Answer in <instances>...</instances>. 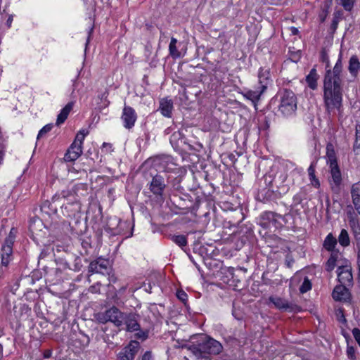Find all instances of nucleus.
Listing matches in <instances>:
<instances>
[{
    "label": "nucleus",
    "instance_id": "15",
    "mask_svg": "<svg viewBox=\"0 0 360 360\" xmlns=\"http://www.w3.org/2000/svg\"><path fill=\"white\" fill-rule=\"evenodd\" d=\"M82 153V147L76 143H72L65 154L64 160L66 162L75 161Z\"/></svg>",
    "mask_w": 360,
    "mask_h": 360
},
{
    "label": "nucleus",
    "instance_id": "22",
    "mask_svg": "<svg viewBox=\"0 0 360 360\" xmlns=\"http://www.w3.org/2000/svg\"><path fill=\"white\" fill-rule=\"evenodd\" d=\"M264 92V90L258 86L255 90H248L244 96L246 98L250 100L255 105L256 103L260 99V96Z\"/></svg>",
    "mask_w": 360,
    "mask_h": 360
},
{
    "label": "nucleus",
    "instance_id": "23",
    "mask_svg": "<svg viewBox=\"0 0 360 360\" xmlns=\"http://www.w3.org/2000/svg\"><path fill=\"white\" fill-rule=\"evenodd\" d=\"M13 249L8 246L1 247V266L6 267L11 261Z\"/></svg>",
    "mask_w": 360,
    "mask_h": 360
},
{
    "label": "nucleus",
    "instance_id": "54",
    "mask_svg": "<svg viewBox=\"0 0 360 360\" xmlns=\"http://www.w3.org/2000/svg\"><path fill=\"white\" fill-rule=\"evenodd\" d=\"M357 266L359 271H360V249H359L357 252Z\"/></svg>",
    "mask_w": 360,
    "mask_h": 360
},
{
    "label": "nucleus",
    "instance_id": "41",
    "mask_svg": "<svg viewBox=\"0 0 360 360\" xmlns=\"http://www.w3.org/2000/svg\"><path fill=\"white\" fill-rule=\"evenodd\" d=\"M352 335H353L355 340L356 341L358 345L360 346V330L357 328H354L352 330Z\"/></svg>",
    "mask_w": 360,
    "mask_h": 360
},
{
    "label": "nucleus",
    "instance_id": "7",
    "mask_svg": "<svg viewBox=\"0 0 360 360\" xmlns=\"http://www.w3.org/2000/svg\"><path fill=\"white\" fill-rule=\"evenodd\" d=\"M165 188L166 184L162 175L157 174L153 176L148 187L153 194L156 196H162Z\"/></svg>",
    "mask_w": 360,
    "mask_h": 360
},
{
    "label": "nucleus",
    "instance_id": "53",
    "mask_svg": "<svg viewBox=\"0 0 360 360\" xmlns=\"http://www.w3.org/2000/svg\"><path fill=\"white\" fill-rule=\"evenodd\" d=\"M326 15H327V10L323 11V13L320 15V19L322 22H324V20L326 18Z\"/></svg>",
    "mask_w": 360,
    "mask_h": 360
},
{
    "label": "nucleus",
    "instance_id": "30",
    "mask_svg": "<svg viewBox=\"0 0 360 360\" xmlns=\"http://www.w3.org/2000/svg\"><path fill=\"white\" fill-rule=\"evenodd\" d=\"M338 257V252H333L330 255V257L328 259L326 264V271H331L334 269V268L336 265Z\"/></svg>",
    "mask_w": 360,
    "mask_h": 360
},
{
    "label": "nucleus",
    "instance_id": "13",
    "mask_svg": "<svg viewBox=\"0 0 360 360\" xmlns=\"http://www.w3.org/2000/svg\"><path fill=\"white\" fill-rule=\"evenodd\" d=\"M70 196L72 198L73 201L67 203L63 202L61 205L63 214L68 217L75 216V213L78 212L80 210V205L75 200L74 195L70 194Z\"/></svg>",
    "mask_w": 360,
    "mask_h": 360
},
{
    "label": "nucleus",
    "instance_id": "26",
    "mask_svg": "<svg viewBox=\"0 0 360 360\" xmlns=\"http://www.w3.org/2000/svg\"><path fill=\"white\" fill-rule=\"evenodd\" d=\"M307 171L311 184L315 188H319L320 182L315 175V164L314 162L310 165Z\"/></svg>",
    "mask_w": 360,
    "mask_h": 360
},
{
    "label": "nucleus",
    "instance_id": "49",
    "mask_svg": "<svg viewBox=\"0 0 360 360\" xmlns=\"http://www.w3.org/2000/svg\"><path fill=\"white\" fill-rule=\"evenodd\" d=\"M102 330L105 333V336H106V338L108 339L110 337L113 338L114 336L117 334V330H114V331L112 332V333H110V334L107 333V331H108V328L107 327H105V328H102Z\"/></svg>",
    "mask_w": 360,
    "mask_h": 360
},
{
    "label": "nucleus",
    "instance_id": "27",
    "mask_svg": "<svg viewBox=\"0 0 360 360\" xmlns=\"http://www.w3.org/2000/svg\"><path fill=\"white\" fill-rule=\"evenodd\" d=\"M336 244L337 239L333 237L332 233H329L324 240L323 246L327 250L332 251L335 248Z\"/></svg>",
    "mask_w": 360,
    "mask_h": 360
},
{
    "label": "nucleus",
    "instance_id": "9",
    "mask_svg": "<svg viewBox=\"0 0 360 360\" xmlns=\"http://www.w3.org/2000/svg\"><path fill=\"white\" fill-rule=\"evenodd\" d=\"M121 119L123 122L124 127L129 129L134 126L137 115L135 110L131 107L124 105Z\"/></svg>",
    "mask_w": 360,
    "mask_h": 360
},
{
    "label": "nucleus",
    "instance_id": "5",
    "mask_svg": "<svg viewBox=\"0 0 360 360\" xmlns=\"http://www.w3.org/2000/svg\"><path fill=\"white\" fill-rule=\"evenodd\" d=\"M140 347V343L138 341H130V342L117 354V360H134Z\"/></svg>",
    "mask_w": 360,
    "mask_h": 360
},
{
    "label": "nucleus",
    "instance_id": "34",
    "mask_svg": "<svg viewBox=\"0 0 360 360\" xmlns=\"http://www.w3.org/2000/svg\"><path fill=\"white\" fill-rule=\"evenodd\" d=\"M281 217L279 214L274 212H265L262 215V217L264 220H267L269 221H272L276 223L277 221L276 217Z\"/></svg>",
    "mask_w": 360,
    "mask_h": 360
},
{
    "label": "nucleus",
    "instance_id": "8",
    "mask_svg": "<svg viewBox=\"0 0 360 360\" xmlns=\"http://www.w3.org/2000/svg\"><path fill=\"white\" fill-rule=\"evenodd\" d=\"M338 278L340 284L351 286L353 284L352 267L350 266H341L338 268Z\"/></svg>",
    "mask_w": 360,
    "mask_h": 360
},
{
    "label": "nucleus",
    "instance_id": "51",
    "mask_svg": "<svg viewBox=\"0 0 360 360\" xmlns=\"http://www.w3.org/2000/svg\"><path fill=\"white\" fill-rule=\"evenodd\" d=\"M52 355V351L51 349H46L43 353V357L44 359H49Z\"/></svg>",
    "mask_w": 360,
    "mask_h": 360
},
{
    "label": "nucleus",
    "instance_id": "33",
    "mask_svg": "<svg viewBox=\"0 0 360 360\" xmlns=\"http://www.w3.org/2000/svg\"><path fill=\"white\" fill-rule=\"evenodd\" d=\"M88 131H86L84 129L80 130L76 135V137L72 142V143H76V145L80 146L82 147L83 141L84 140L85 136L87 135Z\"/></svg>",
    "mask_w": 360,
    "mask_h": 360
},
{
    "label": "nucleus",
    "instance_id": "28",
    "mask_svg": "<svg viewBox=\"0 0 360 360\" xmlns=\"http://www.w3.org/2000/svg\"><path fill=\"white\" fill-rule=\"evenodd\" d=\"M176 43H177L176 39H175L174 37H172L171 38L170 44L169 45V51L170 56L173 58H179L181 56V53L178 51V49L176 48Z\"/></svg>",
    "mask_w": 360,
    "mask_h": 360
},
{
    "label": "nucleus",
    "instance_id": "57",
    "mask_svg": "<svg viewBox=\"0 0 360 360\" xmlns=\"http://www.w3.org/2000/svg\"><path fill=\"white\" fill-rule=\"evenodd\" d=\"M291 31H292V34H294V35H296L298 34V30L296 27H292Z\"/></svg>",
    "mask_w": 360,
    "mask_h": 360
},
{
    "label": "nucleus",
    "instance_id": "25",
    "mask_svg": "<svg viewBox=\"0 0 360 360\" xmlns=\"http://www.w3.org/2000/svg\"><path fill=\"white\" fill-rule=\"evenodd\" d=\"M44 226L43 222L39 218L33 219L30 221L29 229L32 234L39 235L38 232L41 231V227Z\"/></svg>",
    "mask_w": 360,
    "mask_h": 360
},
{
    "label": "nucleus",
    "instance_id": "20",
    "mask_svg": "<svg viewBox=\"0 0 360 360\" xmlns=\"http://www.w3.org/2000/svg\"><path fill=\"white\" fill-rule=\"evenodd\" d=\"M74 105V102H69L60 111L58 114L57 120H56V125H60L63 123L66 119L70 111L72 110Z\"/></svg>",
    "mask_w": 360,
    "mask_h": 360
},
{
    "label": "nucleus",
    "instance_id": "32",
    "mask_svg": "<svg viewBox=\"0 0 360 360\" xmlns=\"http://www.w3.org/2000/svg\"><path fill=\"white\" fill-rule=\"evenodd\" d=\"M355 141L353 146V150L356 153H360V125L356 127Z\"/></svg>",
    "mask_w": 360,
    "mask_h": 360
},
{
    "label": "nucleus",
    "instance_id": "46",
    "mask_svg": "<svg viewBox=\"0 0 360 360\" xmlns=\"http://www.w3.org/2000/svg\"><path fill=\"white\" fill-rule=\"evenodd\" d=\"M14 242V238L12 236H9L5 239V241L3 244L4 246H8V248H12Z\"/></svg>",
    "mask_w": 360,
    "mask_h": 360
},
{
    "label": "nucleus",
    "instance_id": "12",
    "mask_svg": "<svg viewBox=\"0 0 360 360\" xmlns=\"http://www.w3.org/2000/svg\"><path fill=\"white\" fill-rule=\"evenodd\" d=\"M269 300L276 309L282 311H292L297 307L296 305L290 303L285 299L278 296H271L269 297Z\"/></svg>",
    "mask_w": 360,
    "mask_h": 360
},
{
    "label": "nucleus",
    "instance_id": "40",
    "mask_svg": "<svg viewBox=\"0 0 360 360\" xmlns=\"http://www.w3.org/2000/svg\"><path fill=\"white\" fill-rule=\"evenodd\" d=\"M61 195H62V196H58V197L56 195L53 196L52 198L53 203H56V204L58 203L59 204L62 200H65V198L68 197L65 191H63Z\"/></svg>",
    "mask_w": 360,
    "mask_h": 360
},
{
    "label": "nucleus",
    "instance_id": "44",
    "mask_svg": "<svg viewBox=\"0 0 360 360\" xmlns=\"http://www.w3.org/2000/svg\"><path fill=\"white\" fill-rule=\"evenodd\" d=\"M176 296L183 302H185L187 300V294L183 290L178 291L176 292Z\"/></svg>",
    "mask_w": 360,
    "mask_h": 360
},
{
    "label": "nucleus",
    "instance_id": "4",
    "mask_svg": "<svg viewBox=\"0 0 360 360\" xmlns=\"http://www.w3.org/2000/svg\"><path fill=\"white\" fill-rule=\"evenodd\" d=\"M94 318L99 323L105 324L111 322L120 330V328L124 325V313L117 307L112 306L103 312L96 314Z\"/></svg>",
    "mask_w": 360,
    "mask_h": 360
},
{
    "label": "nucleus",
    "instance_id": "35",
    "mask_svg": "<svg viewBox=\"0 0 360 360\" xmlns=\"http://www.w3.org/2000/svg\"><path fill=\"white\" fill-rule=\"evenodd\" d=\"M339 4L347 11H352L354 7L355 0H338Z\"/></svg>",
    "mask_w": 360,
    "mask_h": 360
},
{
    "label": "nucleus",
    "instance_id": "6",
    "mask_svg": "<svg viewBox=\"0 0 360 360\" xmlns=\"http://www.w3.org/2000/svg\"><path fill=\"white\" fill-rule=\"evenodd\" d=\"M110 270V262L108 259L101 257L92 261L89 266V272L91 274H109Z\"/></svg>",
    "mask_w": 360,
    "mask_h": 360
},
{
    "label": "nucleus",
    "instance_id": "39",
    "mask_svg": "<svg viewBox=\"0 0 360 360\" xmlns=\"http://www.w3.org/2000/svg\"><path fill=\"white\" fill-rule=\"evenodd\" d=\"M338 22H339L338 16H337L336 14H335V16L333 17V19L331 25H330V30L333 33H334L336 31V30L338 28Z\"/></svg>",
    "mask_w": 360,
    "mask_h": 360
},
{
    "label": "nucleus",
    "instance_id": "37",
    "mask_svg": "<svg viewBox=\"0 0 360 360\" xmlns=\"http://www.w3.org/2000/svg\"><path fill=\"white\" fill-rule=\"evenodd\" d=\"M352 198L360 197V182L352 185L351 189Z\"/></svg>",
    "mask_w": 360,
    "mask_h": 360
},
{
    "label": "nucleus",
    "instance_id": "45",
    "mask_svg": "<svg viewBox=\"0 0 360 360\" xmlns=\"http://www.w3.org/2000/svg\"><path fill=\"white\" fill-rule=\"evenodd\" d=\"M337 317H338V320L339 321V322H341L342 323H347V320L345 317L343 311L342 309H340L338 311V312L337 313Z\"/></svg>",
    "mask_w": 360,
    "mask_h": 360
},
{
    "label": "nucleus",
    "instance_id": "59",
    "mask_svg": "<svg viewBox=\"0 0 360 360\" xmlns=\"http://www.w3.org/2000/svg\"><path fill=\"white\" fill-rule=\"evenodd\" d=\"M336 14L338 16V20H340V16L342 15V13L340 11H336L334 13V15Z\"/></svg>",
    "mask_w": 360,
    "mask_h": 360
},
{
    "label": "nucleus",
    "instance_id": "36",
    "mask_svg": "<svg viewBox=\"0 0 360 360\" xmlns=\"http://www.w3.org/2000/svg\"><path fill=\"white\" fill-rule=\"evenodd\" d=\"M311 289V281L308 279V278H305L304 279L303 283L300 287V292L301 293H305L307 291L310 290Z\"/></svg>",
    "mask_w": 360,
    "mask_h": 360
},
{
    "label": "nucleus",
    "instance_id": "43",
    "mask_svg": "<svg viewBox=\"0 0 360 360\" xmlns=\"http://www.w3.org/2000/svg\"><path fill=\"white\" fill-rule=\"evenodd\" d=\"M352 202L354 205L355 209L360 214V196L352 198Z\"/></svg>",
    "mask_w": 360,
    "mask_h": 360
},
{
    "label": "nucleus",
    "instance_id": "55",
    "mask_svg": "<svg viewBox=\"0 0 360 360\" xmlns=\"http://www.w3.org/2000/svg\"><path fill=\"white\" fill-rule=\"evenodd\" d=\"M333 0H326L325 1V7L326 8V10L328 9L332 4Z\"/></svg>",
    "mask_w": 360,
    "mask_h": 360
},
{
    "label": "nucleus",
    "instance_id": "16",
    "mask_svg": "<svg viewBox=\"0 0 360 360\" xmlns=\"http://www.w3.org/2000/svg\"><path fill=\"white\" fill-rule=\"evenodd\" d=\"M330 168L332 179V180L330 181L331 188L333 190L335 188L338 189L342 182V176L338 165L330 166Z\"/></svg>",
    "mask_w": 360,
    "mask_h": 360
},
{
    "label": "nucleus",
    "instance_id": "52",
    "mask_svg": "<svg viewBox=\"0 0 360 360\" xmlns=\"http://www.w3.org/2000/svg\"><path fill=\"white\" fill-rule=\"evenodd\" d=\"M347 354H348V356L350 357V358H354V350L352 347H350V348H348L347 349Z\"/></svg>",
    "mask_w": 360,
    "mask_h": 360
},
{
    "label": "nucleus",
    "instance_id": "17",
    "mask_svg": "<svg viewBox=\"0 0 360 360\" xmlns=\"http://www.w3.org/2000/svg\"><path fill=\"white\" fill-rule=\"evenodd\" d=\"M258 78L259 88H262L263 90L265 91L266 89L267 88V86L271 82L269 70L261 68L258 73Z\"/></svg>",
    "mask_w": 360,
    "mask_h": 360
},
{
    "label": "nucleus",
    "instance_id": "42",
    "mask_svg": "<svg viewBox=\"0 0 360 360\" xmlns=\"http://www.w3.org/2000/svg\"><path fill=\"white\" fill-rule=\"evenodd\" d=\"M302 193H299L294 195L293 197V205L295 206L300 204L302 201Z\"/></svg>",
    "mask_w": 360,
    "mask_h": 360
},
{
    "label": "nucleus",
    "instance_id": "14",
    "mask_svg": "<svg viewBox=\"0 0 360 360\" xmlns=\"http://www.w3.org/2000/svg\"><path fill=\"white\" fill-rule=\"evenodd\" d=\"M347 286L342 284L335 286L332 294L335 300L346 302L349 300L350 293Z\"/></svg>",
    "mask_w": 360,
    "mask_h": 360
},
{
    "label": "nucleus",
    "instance_id": "62",
    "mask_svg": "<svg viewBox=\"0 0 360 360\" xmlns=\"http://www.w3.org/2000/svg\"><path fill=\"white\" fill-rule=\"evenodd\" d=\"M169 128H168V129H167L165 131H166L167 133H169Z\"/></svg>",
    "mask_w": 360,
    "mask_h": 360
},
{
    "label": "nucleus",
    "instance_id": "48",
    "mask_svg": "<svg viewBox=\"0 0 360 360\" xmlns=\"http://www.w3.org/2000/svg\"><path fill=\"white\" fill-rule=\"evenodd\" d=\"M300 56H301V53L300 51L295 52V53H293L291 54L290 56V59L293 61V62H295L297 63L300 58Z\"/></svg>",
    "mask_w": 360,
    "mask_h": 360
},
{
    "label": "nucleus",
    "instance_id": "10",
    "mask_svg": "<svg viewBox=\"0 0 360 360\" xmlns=\"http://www.w3.org/2000/svg\"><path fill=\"white\" fill-rule=\"evenodd\" d=\"M169 142L174 150H184V146L188 145L186 142V138L184 133V129H179L174 131L169 139Z\"/></svg>",
    "mask_w": 360,
    "mask_h": 360
},
{
    "label": "nucleus",
    "instance_id": "56",
    "mask_svg": "<svg viewBox=\"0 0 360 360\" xmlns=\"http://www.w3.org/2000/svg\"><path fill=\"white\" fill-rule=\"evenodd\" d=\"M4 156V150L0 147V164L1 163L3 158Z\"/></svg>",
    "mask_w": 360,
    "mask_h": 360
},
{
    "label": "nucleus",
    "instance_id": "21",
    "mask_svg": "<svg viewBox=\"0 0 360 360\" xmlns=\"http://www.w3.org/2000/svg\"><path fill=\"white\" fill-rule=\"evenodd\" d=\"M326 157H327V163L329 165V166H333V165H338V161H337L334 147L331 143H328L326 146Z\"/></svg>",
    "mask_w": 360,
    "mask_h": 360
},
{
    "label": "nucleus",
    "instance_id": "2",
    "mask_svg": "<svg viewBox=\"0 0 360 360\" xmlns=\"http://www.w3.org/2000/svg\"><path fill=\"white\" fill-rule=\"evenodd\" d=\"M197 360H212L213 356L221 352V344L204 335L193 338V340L184 346Z\"/></svg>",
    "mask_w": 360,
    "mask_h": 360
},
{
    "label": "nucleus",
    "instance_id": "19",
    "mask_svg": "<svg viewBox=\"0 0 360 360\" xmlns=\"http://www.w3.org/2000/svg\"><path fill=\"white\" fill-rule=\"evenodd\" d=\"M360 69V61L355 55L351 56L349 60L348 70L352 76L356 77Z\"/></svg>",
    "mask_w": 360,
    "mask_h": 360
},
{
    "label": "nucleus",
    "instance_id": "11",
    "mask_svg": "<svg viewBox=\"0 0 360 360\" xmlns=\"http://www.w3.org/2000/svg\"><path fill=\"white\" fill-rule=\"evenodd\" d=\"M139 316L134 313H124V324L126 326L125 330L128 332L139 331L141 326L139 323Z\"/></svg>",
    "mask_w": 360,
    "mask_h": 360
},
{
    "label": "nucleus",
    "instance_id": "1",
    "mask_svg": "<svg viewBox=\"0 0 360 360\" xmlns=\"http://www.w3.org/2000/svg\"><path fill=\"white\" fill-rule=\"evenodd\" d=\"M342 70V60L340 58L336 62L333 71L327 70L324 81V103L328 115L335 109L338 112L339 119L343 116L342 110V89L340 74Z\"/></svg>",
    "mask_w": 360,
    "mask_h": 360
},
{
    "label": "nucleus",
    "instance_id": "60",
    "mask_svg": "<svg viewBox=\"0 0 360 360\" xmlns=\"http://www.w3.org/2000/svg\"><path fill=\"white\" fill-rule=\"evenodd\" d=\"M3 356V346L0 344V358Z\"/></svg>",
    "mask_w": 360,
    "mask_h": 360
},
{
    "label": "nucleus",
    "instance_id": "38",
    "mask_svg": "<svg viewBox=\"0 0 360 360\" xmlns=\"http://www.w3.org/2000/svg\"><path fill=\"white\" fill-rule=\"evenodd\" d=\"M53 128L52 124H48L45 125L42 129H40L39 131V134L37 135V139H39L41 137H42L44 135L49 132L51 129Z\"/></svg>",
    "mask_w": 360,
    "mask_h": 360
},
{
    "label": "nucleus",
    "instance_id": "58",
    "mask_svg": "<svg viewBox=\"0 0 360 360\" xmlns=\"http://www.w3.org/2000/svg\"><path fill=\"white\" fill-rule=\"evenodd\" d=\"M92 30H93V27H91V28L90 29V30H89V37H88V39H87V41H86V46H87V44H88V43H89V41L90 34H91V32H92Z\"/></svg>",
    "mask_w": 360,
    "mask_h": 360
},
{
    "label": "nucleus",
    "instance_id": "3",
    "mask_svg": "<svg viewBox=\"0 0 360 360\" xmlns=\"http://www.w3.org/2000/svg\"><path fill=\"white\" fill-rule=\"evenodd\" d=\"M279 104L278 112L283 117H291L295 115L297 101L295 94L290 90L284 89L278 94Z\"/></svg>",
    "mask_w": 360,
    "mask_h": 360
},
{
    "label": "nucleus",
    "instance_id": "50",
    "mask_svg": "<svg viewBox=\"0 0 360 360\" xmlns=\"http://www.w3.org/2000/svg\"><path fill=\"white\" fill-rule=\"evenodd\" d=\"M136 337H137L138 338H141V339H143V340L146 339V338H147V337H148V334H147V333H146V332H144V331H141V330H140L139 333H137L136 334Z\"/></svg>",
    "mask_w": 360,
    "mask_h": 360
},
{
    "label": "nucleus",
    "instance_id": "31",
    "mask_svg": "<svg viewBox=\"0 0 360 360\" xmlns=\"http://www.w3.org/2000/svg\"><path fill=\"white\" fill-rule=\"evenodd\" d=\"M171 239L181 248L187 245V238L184 235H174L171 237Z\"/></svg>",
    "mask_w": 360,
    "mask_h": 360
},
{
    "label": "nucleus",
    "instance_id": "47",
    "mask_svg": "<svg viewBox=\"0 0 360 360\" xmlns=\"http://www.w3.org/2000/svg\"><path fill=\"white\" fill-rule=\"evenodd\" d=\"M141 360H153V356L150 351H146L141 356Z\"/></svg>",
    "mask_w": 360,
    "mask_h": 360
},
{
    "label": "nucleus",
    "instance_id": "61",
    "mask_svg": "<svg viewBox=\"0 0 360 360\" xmlns=\"http://www.w3.org/2000/svg\"><path fill=\"white\" fill-rule=\"evenodd\" d=\"M12 20H13V19L11 17L7 20V24H8V26H11Z\"/></svg>",
    "mask_w": 360,
    "mask_h": 360
},
{
    "label": "nucleus",
    "instance_id": "24",
    "mask_svg": "<svg viewBox=\"0 0 360 360\" xmlns=\"http://www.w3.org/2000/svg\"><path fill=\"white\" fill-rule=\"evenodd\" d=\"M317 79L318 75L316 73V70L315 68H312L309 72V74L306 77V81L308 84V86L311 89H315L317 86Z\"/></svg>",
    "mask_w": 360,
    "mask_h": 360
},
{
    "label": "nucleus",
    "instance_id": "29",
    "mask_svg": "<svg viewBox=\"0 0 360 360\" xmlns=\"http://www.w3.org/2000/svg\"><path fill=\"white\" fill-rule=\"evenodd\" d=\"M338 242L343 247H347V246L349 245L350 240H349V234L345 229H342V231L338 236Z\"/></svg>",
    "mask_w": 360,
    "mask_h": 360
},
{
    "label": "nucleus",
    "instance_id": "18",
    "mask_svg": "<svg viewBox=\"0 0 360 360\" xmlns=\"http://www.w3.org/2000/svg\"><path fill=\"white\" fill-rule=\"evenodd\" d=\"M173 110V102L172 100L163 98L160 102L159 110L161 114L167 117H172Z\"/></svg>",
    "mask_w": 360,
    "mask_h": 360
}]
</instances>
